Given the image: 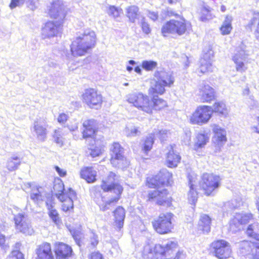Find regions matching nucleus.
Listing matches in <instances>:
<instances>
[{
  "label": "nucleus",
  "mask_w": 259,
  "mask_h": 259,
  "mask_svg": "<svg viewBox=\"0 0 259 259\" xmlns=\"http://www.w3.org/2000/svg\"><path fill=\"white\" fill-rule=\"evenodd\" d=\"M154 77L155 83L148 91L150 98L143 93L132 94L127 98V101L139 110L150 114L153 112H162L167 109V102L160 96L165 93V87H171L175 81L172 74L165 70L156 71Z\"/></svg>",
  "instance_id": "1"
},
{
  "label": "nucleus",
  "mask_w": 259,
  "mask_h": 259,
  "mask_svg": "<svg viewBox=\"0 0 259 259\" xmlns=\"http://www.w3.org/2000/svg\"><path fill=\"white\" fill-rule=\"evenodd\" d=\"M172 177V172L164 168L156 174L148 176L145 185L148 188L154 189L148 191L146 201L158 206L170 207L173 199L168 190L162 188L171 185Z\"/></svg>",
  "instance_id": "2"
},
{
  "label": "nucleus",
  "mask_w": 259,
  "mask_h": 259,
  "mask_svg": "<svg viewBox=\"0 0 259 259\" xmlns=\"http://www.w3.org/2000/svg\"><path fill=\"white\" fill-rule=\"evenodd\" d=\"M187 178L189 187L188 193V200L193 205H195L197 201L198 190L201 191L204 195L209 197L213 195L222 183L221 177L213 172H205L201 175L198 189L195 185L196 176L189 174Z\"/></svg>",
  "instance_id": "3"
},
{
  "label": "nucleus",
  "mask_w": 259,
  "mask_h": 259,
  "mask_svg": "<svg viewBox=\"0 0 259 259\" xmlns=\"http://www.w3.org/2000/svg\"><path fill=\"white\" fill-rule=\"evenodd\" d=\"M54 252L55 257L51 243L44 242L37 246L35 250V259H70L74 254L72 247L61 241L54 243Z\"/></svg>",
  "instance_id": "4"
},
{
  "label": "nucleus",
  "mask_w": 259,
  "mask_h": 259,
  "mask_svg": "<svg viewBox=\"0 0 259 259\" xmlns=\"http://www.w3.org/2000/svg\"><path fill=\"white\" fill-rule=\"evenodd\" d=\"M117 178V175L111 171L108 173L106 179L101 181L100 188L103 192H110L113 194L108 200L104 201L101 199L97 201V204L102 211L110 209L111 207L116 204L121 198V195L124 191L123 186L118 182H110L111 181H114Z\"/></svg>",
  "instance_id": "5"
},
{
  "label": "nucleus",
  "mask_w": 259,
  "mask_h": 259,
  "mask_svg": "<svg viewBox=\"0 0 259 259\" xmlns=\"http://www.w3.org/2000/svg\"><path fill=\"white\" fill-rule=\"evenodd\" d=\"M165 15L167 17H175L176 19H170L165 22L161 28V34L164 37H168L171 34L183 35L191 29V23L183 16L171 11H166Z\"/></svg>",
  "instance_id": "6"
},
{
  "label": "nucleus",
  "mask_w": 259,
  "mask_h": 259,
  "mask_svg": "<svg viewBox=\"0 0 259 259\" xmlns=\"http://www.w3.org/2000/svg\"><path fill=\"white\" fill-rule=\"evenodd\" d=\"M96 35L92 30H86L73 40L70 45V52L74 57L82 56L92 49L96 44Z\"/></svg>",
  "instance_id": "7"
},
{
  "label": "nucleus",
  "mask_w": 259,
  "mask_h": 259,
  "mask_svg": "<svg viewBox=\"0 0 259 259\" xmlns=\"http://www.w3.org/2000/svg\"><path fill=\"white\" fill-rule=\"evenodd\" d=\"M49 17L54 21H48L42 28L44 38L56 37L61 32L65 15L61 10L51 8L49 11Z\"/></svg>",
  "instance_id": "8"
},
{
  "label": "nucleus",
  "mask_w": 259,
  "mask_h": 259,
  "mask_svg": "<svg viewBox=\"0 0 259 259\" xmlns=\"http://www.w3.org/2000/svg\"><path fill=\"white\" fill-rule=\"evenodd\" d=\"M58 183L54 184L53 188L56 192V197L61 202V210L65 212H73V199L76 198V194L70 188L67 191H65L63 181L60 179H58Z\"/></svg>",
  "instance_id": "9"
},
{
  "label": "nucleus",
  "mask_w": 259,
  "mask_h": 259,
  "mask_svg": "<svg viewBox=\"0 0 259 259\" xmlns=\"http://www.w3.org/2000/svg\"><path fill=\"white\" fill-rule=\"evenodd\" d=\"M154 231L159 235L171 234L175 227L174 214L171 212L160 213L151 222Z\"/></svg>",
  "instance_id": "10"
},
{
  "label": "nucleus",
  "mask_w": 259,
  "mask_h": 259,
  "mask_svg": "<svg viewBox=\"0 0 259 259\" xmlns=\"http://www.w3.org/2000/svg\"><path fill=\"white\" fill-rule=\"evenodd\" d=\"M111 165L114 168L124 169L130 164V162L125 155L124 148L119 142H113L109 148Z\"/></svg>",
  "instance_id": "11"
},
{
  "label": "nucleus",
  "mask_w": 259,
  "mask_h": 259,
  "mask_svg": "<svg viewBox=\"0 0 259 259\" xmlns=\"http://www.w3.org/2000/svg\"><path fill=\"white\" fill-rule=\"evenodd\" d=\"M151 253L160 256V259H180L183 251L179 249L177 241H171L165 245L156 244L150 250Z\"/></svg>",
  "instance_id": "12"
},
{
  "label": "nucleus",
  "mask_w": 259,
  "mask_h": 259,
  "mask_svg": "<svg viewBox=\"0 0 259 259\" xmlns=\"http://www.w3.org/2000/svg\"><path fill=\"white\" fill-rule=\"evenodd\" d=\"M81 98L82 102L91 109H100L104 102V97L101 93L93 88L85 89Z\"/></svg>",
  "instance_id": "13"
},
{
  "label": "nucleus",
  "mask_w": 259,
  "mask_h": 259,
  "mask_svg": "<svg viewBox=\"0 0 259 259\" xmlns=\"http://www.w3.org/2000/svg\"><path fill=\"white\" fill-rule=\"evenodd\" d=\"M211 253L218 259L232 258V251L230 243L224 239H216L209 246Z\"/></svg>",
  "instance_id": "14"
},
{
  "label": "nucleus",
  "mask_w": 259,
  "mask_h": 259,
  "mask_svg": "<svg viewBox=\"0 0 259 259\" xmlns=\"http://www.w3.org/2000/svg\"><path fill=\"white\" fill-rule=\"evenodd\" d=\"M211 107L207 105L198 106L189 118L192 124L202 125L207 123L212 117Z\"/></svg>",
  "instance_id": "15"
},
{
  "label": "nucleus",
  "mask_w": 259,
  "mask_h": 259,
  "mask_svg": "<svg viewBox=\"0 0 259 259\" xmlns=\"http://www.w3.org/2000/svg\"><path fill=\"white\" fill-rule=\"evenodd\" d=\"M214 53L212 50H208L204 52L199 61L197 72L200 75H206L213 71L214 67L212 59Z\"/></svg>",
  "instance_id": "16"
},
{
  "label": "nucleus",
  "mask_w": 259,
  "mask_h": 259,
  "mask_svg": "<svg viewBox=\"0 0 259 259\" xmlns=\"http://www.w3.org/2000/svg\"><path fill=\"white\" fill-rule=\"evenodd\" d=\"M15 229L20 233L31 235L33 229L29 222L23 213H18L14 217Z\"/></svg>",
  "instance_id": "17"
},
{
  "label": "nucleus",
  "mask_w": 259,
  "mask_h": 259,
  "mask_svg": "<svg viewBox=\"0 0 259 259\" xmlns=\"http://www.w3.org/2000/svg\"><path fill=\"white\" fill-rule=\"evenodd\" d=\"M83 129L82 132V137L84 139H95L98 132V127L96 121L94 119L85 120L82 124Z\"/></svg>",
  "instance_id": "18"
},
{
  "label": "nucleus",
  "mask_w": 259,
  "mask_h": 259,
  "mask_svg": "<svg viewBox=\"0 0 259 259\" xmlns=\"http://www.w3.org/2000/svg\"><path fill=\"white\" fill-rule=\"evenodd\" d=\"M202 103H210L215 100L217 96L214 89L208 84H203L199 89Z\"/></svg>",
  "instance_id": "19"
},
{
  "label": "nucleus",
  "mask_w": 259,
  "mask_h": 259,
  "mask_svg": "<svg viewBox=\"0 0 259 259\" xmlns=\"http://www.w3.org/2000/svg\"><path fill=\"white\" fill-rule=\"evenodd\" d=\"M80 177L88 183H94L97 180V172L93 166H84L81 168Z\"/></svg>",
  "instance_id": "20"
},
{
  "label": "nucleus",
  "mask_w": 259,
  "mask_h": 259,
  "mask_svg": "<svg viewBox=\"0 0 259 259\" xmlns=\"http://www.w3.org/2000/svg\"><path fill=\"white\" fill-rule=\"evenodd\" d=\"M114 228L117 230L122 228L125 217V210L122 206H118L113 211Z\"/></svg>",
  "instance_id": "21"
},
{
  "label": "nucleus",
  "mask_w": 259,
  "mask_h": 259,
  "mask_svg": "<svg viewBox=\"0 0 259 259\" xmlns=\"http://www.w3.org/2000/svg\"><path fill=\"white\" fill-rule=\"evenodd\" d=\"M174 146L170 145V149L166 156L165 164L169 168H175L180 162L181 157L180 154L174 149Z\"/></svg>",
  "instance_id": "22"
},
{
  "label": "nucleus",
  "mask_w": 259,
  "mask_h": 259,
  "mask_svg": "<svg viewBox=\"0 0 259 259\" xmlns=\"http://www.w3.org/2000/svg\"><path fill=\"white\" fill-rule=\"evenodd\" d=\"M239 248L242 250L249 251L253 258L259 259V245L256 243L244 240L240 243Z\"/></svg>",
  "instance_id": "23"
},
{
  "label": "nucleus",
  "mask_w": 259,
  "mask_h": 259,
  "mask_svg": "<svg viewBox=\"0 0 259 259\" xmlns=\"http://www.w3.org/2000/svg\"><path fill=\"white\" fill-rule=\"evenodd\" d=\"M212 132L214 134L213 138L218 145H223L227 141V133L225 128L218 124H213Z\"/></svg>",
  "instance_id": "24"
},
{
  "label": "nucleus",
  "mask_w": 259,
  "mask_h": 259,
  "mask_svg": "<svg viewBox=\"0 0 259 259\" xmlns=\"http://www.w3.org/2000/svg\"><path fill=\"white\" fill-rule=\"evenodd\" d=\"M211 219L207 214H202L200 216L198 224L199 229L203 233H208L210 230Z\"/></svg>",
  "instance_id": "25"
},
{
  "label": "nucleus",
  "mask_w": 259,
  "mask_h": 259,
  "mask_svg": "<svg viewBox=\"0 0 259 259\" xmlns=\"http://www.w3.org/2000/svg\"><path fill=\"white\" fill-rule=\"evenodd\" d=\"M209 141V137L207 134L198 133L196 137L193 150L197 151L204 147Z\"/></svg>",
  "instance_id": "26"
},
{
  "label": "nucleus",
  "mask_w": 259,
  "mask_h": 259,
  "mask_svg": "<svg viewBox=\"0 0 259 259\" xmlns=\"http://www.w3.org/2000/svg\"><path fill=\"white\" fill-rule=\"evenodd\" d=\"M155 141V134L151 133L142 141V150L147 154L152 149Z\"/></svg>",
  "instance_id": "27"
},
{
  "label": "nucleus",
  "mask_w": 259,
  "mask_h": 259,
  "mask_svg": "<svg viewBox=\"0 0 259 259\" xmlns=\"http://www.w3.org/2000/svg\"><path fill=\"white\" fill-rule=\"evenodd\" d=\"M139 15V9L137 6H130L126 9V16L131 22L134 23L138 19Z\"/></svg>",
  "instance_id": "28"
},
{
  "label": "nucleus",
  "mask_w": 259,
  "mask_h": 259,
  "mask_svg": "<svg viewBox=\"0 0 259 259\" xmlns=\"http://www.w3.org/2000/svg\"><path fill=\"white\" fill-rule=\"evenodd\" d=\"M48 210V215L53 222L56 225H59L62 223V220L57 209L52 204H47Z\"/></svg>",
  "instance_id": "29"
},
{
  "label": "nucleus",
  "mask_w": 259,
  "mask_h": 259,
  "mask_svg": "<svg viewBox=\"0 0 259 259\" xmlns=\"http://www.w3.org/2000/svg\"><path fill=\"white\" fill-rule=\"evenodd\" d=\"M220 30L223 35L229 34L232 30V18L229 16H226L225 21L221 25Z\"/></svg>",
  "instance_id": "30"
},
{
  "label": "nucleus",
  "mask_w": 259,
  "mask_h": 259,
  "mask_svg": "<svg viewBox=\"0 0 259 259\" xmlns=\"http://www.w3.org/2000/svg\"><path fill=\"white\" fill-rule=\"evenodd\" d=\"M246 233L248 236L259 241V227L258 225H249Z\"/></svg>",
  "instance_id": "31"
},
{
  "label": "nucleus",
  "mask_w": 259,
  "mask_h": 259,
  "mask_svg": "<svg viewBox=\"0 0 259 259\" xmlns=\"http://www.w3.org/2000/svg\"><path fill=\"white\" fill-rule=\"evenodd\" d=\"M88 150L89 151L90 156L93 158L101 156L102 154L103 151L102 148L100 146L97 145L96 144H91L88 148Z\"/></svg>",
  "instance_id": "32"
},
{
  "label": "nucleus",
  "mask_w": 259,
  "mask_h": 259,
  "mask_svg": "<svg viewBox=\"0 0 259 259\" xmlns=\"http://www.w3.org/2000/svg\"><path fill=\"white\" fill-rule=\"evenodd\" d=\"M211 10L205 7H203L200 12L199 19L201 21H206L213 18L210 13Z\"/></svg>",
  "instance_id": "33"
},
{
  "label": "nucleus",
  "mask_w": 259,
  "mask_h": 259,
  "mask_svg": "<svg viewBox=\"0 0 259 259\" xmlns=\"http://www.w3.org/2000/svg\"><path fill=\"white\" fill-rule=\"evenodd\" d=\"M212 113L214 112L219 115L224 114L226 111L225 104L222 102H216L213 104Z\"/></svg>",
  "instance_id": "34"
},
{
  "label": "nucleus",
  "mask_w": 259,
  "mask_h": 259,
  "mask_svg": "<svg viewBox=\"0 0 259 259\" xmlns=\"http://www.w3.org/2000/svg\"><path fill=\"white\" fill-rule=\"evenodd\" d=\"M142 67L147 71H152L157 66V62L153 60H144L141 64Z\"/></svg>",
  "instance_id": "35"
},
{
  "label": "nucleus",
  "mask_w": 259,
  "mask_h": 259,
  "mask_svg": "<svg viewBox=\"0 0 259 259\" xmlns=\"http://www.w3.org/2000/svg\"><path fill=\"white\" fill-rule=\"evenodd\" d=\"M34 129L37 136L40 137L42 140H44L47 135V129L37 123L34 125Z\"/></svg>",
  "instance_id": "36"
},
{
  "label": "nucleus",
  "mask_w": 259,
  "mask_h": 259,
  "mask_svg": "<svg viewBox=\"0 0 259 259\" xmlns=\"http://www.w3.org/2000/svg\"><path fill=\"white\" fill-rule=\"evenodd\" d=\"M20 163V158L18 157H13L8 161L7 166L9 170H12L17 168Z\"/></svg>",
  "instance_id": "37"
},
{
  "label": "nucleus",
  "mask_w": 259,
  "mask_h": 259,
  "mask_svg": "<svg viewBox=\"0 0 259 259\" xmlns=\"http://www.w3.org/2000/svg\"><path fill=\"white\" fill-rule=\"evenodd\" d=\"M121 13H122V10L121 8L114 6H110L108 7L109 15L115 18L119 17Z\"/></svg>",
  "instance_id": "38"
},
{
  "label": "nucleus",
  "mask_w": 259,
  "mask_h": 259,
  "mask_svg": "<svg viewBox=\"0 0 259 259\" xmlns=\"http://www.w3.org/2000/svg\"><path fill=\"white\" fill-rule=\"evenodd\" d=\"M26 0H11L9 4V7L11 9L15 8L16 7L23 5ZM30 5H34V0H27Z\"/></svg>",
  "instance_id": "39"
},
{
  "label": "nucleus",
  "mask_w": 259,
  "mask_h": 259,
  "mask_svg": "<svg viewBox=\"0 0 259 259\" xmlns=\"http://www.w3.org/2000/svg\"><path fill=\"white\" fill-rule=\"evenodd\" d=\"M240 57L237 55H235L233 57V61L236 64V69L238 71H242L243 70L244 64L240 60Z\"/></svg>",
  "instance_id": "40"
},
{
  "label": "nucleus",
  "mask_w": 259,
  "mask_h": 259,
  "mask_svg": "<svg viewBox=\"0 0 259 259\" xmlns=\"http://www.w3.org/2000/svg\"><path fill=\"white\" fill-rule=\"evenodd\" d=\"M88 259H105L103 255L99 251H95L90 253Z\"/></svg>",
  "instance_id": "41"
},
{
  "label": "nucleus",
  "mask_w": 259,
  "mask_h": 259,
  "mask_svg": "<svg viewBox=\"0 0 259 259\" xmlns=\"http://www.w3.org/2000/svg\"><path fill=\"white\" fill-rule=\"evenodd\" d=\"M9 257L10 259H24V255L19 250H13Z\"/></svg>",
  "instance_id": "42"
},
{
  "label": "nucleus",
  "mask_w": 259,
  "mask_h": 259,
  "mask_svg": "<svg viewBox=\"0 0 259 259\" xmlns=\"http://www.w3.org/2000/svg\"><path fill=\"white\" fill-rule=\"evenodd\" d=\"M141 29L142 31L146 34H149L151 32V29L150 25L145 21H142L141 24Z\"/></svg>",
  "instance_id": "43"
},
{
  "label": "nucleus",
  "mask_w": 259,
  "mask_h": 259,
  "mask_svg": "<svg viewBox=\"0 0 259 259\" xmlns=\"http://www.w3.org/2000/svg\"><path fill=\"white\" fill-rule=\"evenodd\" d=\"M9 247L6 242V237L3 234L0 233V248L6 250Z\"/></svg>",
  "instance_id": "44"
},
{
  "label": "nucleus",
  "mask_w": 259,
  "mask_h": 259,
  "mask_svg": "<svg viewBox=\"0 0 259 259\" xmlns=\"http://www.w3.org/2000/svg\"><path fill=\"white\" fill-rule=\"evenodd\" d=\"M68 118L69 117L67 114L61 113L59 114L57 121L60 124H64L67 121Z\"/></svg>",
  "instance_id": "45"
},
{
  "label": "nucleus",
  "mask_w": 259,
  "mask_h": 259,
  "mask_svg": "<svg viewBox=\"0 0 259 259\" xmlns=\"http://www.w3.org/2000/svg\"><path fill=\"white\" fill-rule=\"evenodd\" d=\"M148 16L153 21H157L159 18V15L157 12L149 11L148 13Z\"/></svg>",
  "instance_id": "46"
},
{
  "label": "nucleus",
  "mask_w": 259,
  "mask_h": 259,
  "mask_svg": "<svg viewBox=\"0 0 259 259\" xmlns=\"http://www.w3.org/2000/svg\"><path fill=\"white\" fill-rule=\"evenodd\" d=\"M54 168L61 177H64L67 175V171L65 169L61 168L58 166H55Z\"/></svg>",
  "instance_id": "47"
},
{
  "label": "nucleus",
  "mask_w": 259,
  "mask_h": 259,
  "mask_svg": "<svg viewBox=\"0 0 259 259\" xmlns=\"http://www.w3.org/2000/svg\"><path fill=\"white\" fill-rule=\"evenodd\" d=\"M167 131L166 130H159L157 131L156 133H154L155 134V136L156 135L157 137L161 140H163L165 136H166L167 134Z\"/></svg>",
  "instance_id": "48"
},
{
  "label": "nucleus",
  "mask_w": 259,
  "mask_h": 259,
  "mask_svg": "<svg viewBox=\"0 0 259 259\" xmlns=\"http://www.w3.org/2000/svg\"><path fill=\"white\" fill-rule=\"evenodd\" d=\"M255 16H254L253 19H251L250 22L247 26L250 29H251L252 25L256 22L257 19H258L259 13H255Z\"/></svg>",
  "instance_id": "49"
},
{
  "label": "nucleus",
  "mask_w": 259,
  "mask_h": 259,
  "mask_svg": "<svg viewBox=\"0 0 259 259\" xmlns=\"http://www.w3.org/2000/svg\"><path fill=\"white\" fill-rule=\"evenodd\" d=\"M99 243V240L97 236H94L91 238V245L93 247H96Z\"/></svg>",
  "instance_id": "50"
},
{
  "label": "nucleus",
  "mask_w": 259,
  "mask_h": 259,
  "mask_svg": "<svg viewBox=\"0 0 259 259\" xmlns=\"http://www.w3.org/2000/svg\"><path fill=\"white\" fill-rule=\"evenodd\" d=\"M40 196L39 194H37V193H35V194H33L31 196V198L32 199V200H36Z\"/></svg>",
  "instance_id": "51"
},
{
  "label": "nucleus",
  "mask_w": 259,
  "mask_h": 259,
  "mask_svg": "<svg viewBox=\"0 0 259 259\" xmlns=\"http://www.w3.org/2000/svg\"><path fill=\"white\" fill-rule=\"evenodd\" d=\"M180 0H168V3L170 5L176 4L178 3Z\"/></svg>",
  "instance_id": "52"
},
{
  "label": "nucleus",
  "mask_w": 259,
  "mask_h": 259,
  "mask_svg": "<svg viewBox=\"0 0 259 259\" xmlns=\"http://www.w3.org/2000/svg\"><path fill=\"white\" fill-rule=\"evenodd\" d=\"M135 71L138 73H139V74H141V69H140V67L139 66H137L134 69Z\"/></svg>",
  "instance_id": "53"
},
{
  "label": "nucleus",
  "mask_w": 259,
  "mask_h": 259,
  "mask_svg": "<svg viewBox=\"0 0 259 259\" xmlns=\"http://www.w3.org/2000/svg\"><path fill=\"white\" fill-rule=\"evenodd\" d=\"M254 129L255 130V132L257 133H258L259 134V124H257V125L254 126Z\"/></svg>",
  "instance_id": "54"
},
{
  "label": "nucleus",
  "mask_w": 259,
  "mask_h": 259,
  "mask_svg": "<svg viewBox=\"0 0 259 259\" xmlns=\"http://www.w3.org/2000/svg\"><path fill=\"white\" fill-rule=\"evenodd\" d=\"M221 11L222 12H225L226 11V7L225 6H224V5L221 6Z\"/></svg>",
  "instance_id": "55"
},
{
  "label": "nucleus",
  "mask_w": 259,
  "mask_h": 259,
  "mask_svg": "<svg viewBox=\"0 0 259 259\" xmlns=\"http://www.w3.org/2000/svg\"><path fill=\"white\" fill-rule=\"evenodd\" d=\"M139 132V131L138 130V129H134V130H132L131 131V133L132 134H137Z\"/></svg>",
  "instance_id": "56"
},
{
  "label": "nucleus",
  "mask_w": 259,
  "mask_h": 259,
  "mask_svg": "<svg viewBox=\"0 0 259 259\" xmlns=\"http://www.w3.org/2000/svg\"><path fill=\"white\" fill-rule=\"evenodd\" d=\"M126 70L129 72H131L133 70V68L131 66H128L126 67Z\"/></svg>",
  "instance_id": "57"
},
{
  "label": "nucleus",
  "mask_w": 259,
  "mask_h": 259,
  "mask_svg": "<svg viewBox=\"0 0 259 259\" xmlns=\"http://www.w3.org/2000/svg\"><path fill=\"white\" fill-rule=\"evenodd\" d=\"M128 63H129V64H130L131 65H134L136 64V62L134 60H130L128 61Z\"/></svg>",
  "instance_id": "58"
},
{
  "label": "nucleus",
  "mask_w": 259,
  "mask_h": 259,
  "mask_svg": "<svg viewBox=\"0 0 259 259\" xmlns=\"http://www.w3.org/2000/svg\"><path fill=\"white\" fill-rule=\"evenodd\" d=\"M56 142L58 143L60 142L59 138H57V139H56Z\"/></svg>",
  "instance_id": "59"
},
{
  "label": "nucleus",
  "mask_w": 259,
  "mask_h": 259,
  "mask_svg": "<svg viewBox=\"0 0 259 259\" xmlns=\"http://www.w3.org/2000/svg\"><path fill=\"white\" fill-rule=\"evenodd\" d=\"M257 120L258 121H259V116L257 117Z\"/></svg>",
  "instance_id": "60"
}]
</instances>
